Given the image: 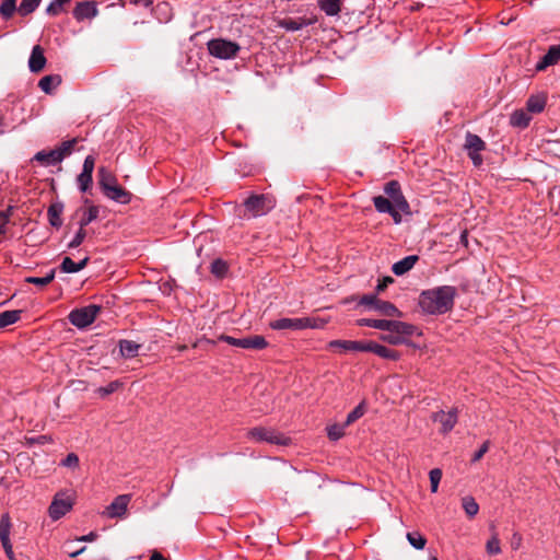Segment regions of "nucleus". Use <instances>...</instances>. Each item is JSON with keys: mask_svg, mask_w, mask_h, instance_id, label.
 Here are the masks:
<instances>
[{"mask_svg": "<svg viewBox=\"0 0 560 560\" xmlns=\"http://www.w3.org/2000/svg\"><path fill=\"white\" fill-rule=\"evenodd\" d=\"M456 288L441 285L424 290L419 295V306L428 315H442L453 308Z\"/></svg>", "mask_w": 560, "mask_h": 560, "instance_id": "nucleus-1", "label": "nucleus"}, {"mask_svg": "<svg viewBox=\"0 0 560 560\" xmlns=\"http://www.w3.org/2000/svg\"><path fill=\"white\" fill-rule=\"evenodd\" d=\"M390 324L399 325L395 327L387 328L386 332L380 336V339L389 345L398 346L407 343V338L412 336L416 327L411 324L399 322V320H390Z\"/></svg>", "mask_w": 560, "mask_h": 560, "instance_id": "nucleus-2", "label": "nucleus"}, {"mask_svg": "<svg viewBox=\"0 0 560 560\" xmlns=\"http://www.w3.org/2000/svg\"><path fill=\"white\" fill-rule=\"evenodd\" d=\"M247 436L256 442H267L276 445H289L291 439L283 433L264 427H256L247 432Z\"/></svg>", "mask_w": 560, "mask_h": 560, "instance_id": "nucleus-3", "label": "nucleus"}, {"mask_svg": "<svg viewBox=\"0 0 560 560\" xmlns=\"http://www.w3.org/2000/svg\"><path fill=\"white\" fill-rule=\"evenodd\" d=\"M245 210L250 217L267 214L275 207V200L270 195H252L244 201Z\"/></svg>", "mask_w": 560, "mask_h": 560, "instance_id": "nucleus-4", "label": "nucleus"}, {"mask_svg": "<svg viewBox=\"0 0 560 560\" xmlns=\"http://www.w3.org/2000/svg\"><path fill=\"white\" fill-rule=\"evenodd\" d=\"M207 46L210 55L219 59H232L241 49L237 43L224 38L211 39Z\"/></svg>", "mask_w": 560, "mask_h": 560, "instance_id": "nucleus-5", "label": "nucleus"}, {"mask_svg": "<svg viewBox=\"0 0 560 560\" xmlns=\"http://www.w3.org/2000/svg\"><path fill=\"white\" fill-rule=\"evenodd\" d=\"M100 311L101 307L98 305L90 304L71 311L68 318L73 326L82 329L90 326L95 320Z\"/></svg>", "mask_w": 560, "mask_h": 560, "instance_id": "nucleus-6", "label": "nucleus"}, {"mask_svg": "<svg viewBox=\"0 0 560 560\" xmlns=\"http://www.w3.org/2000/svg\"><path fill=\"white\" fill-rule=\"evenodd\" d=\"M221 340L226 342L230 346L243 348V349H265L268 346L267 340L259 335L249 336L245 338H234L232 336L222 335L220 337Z\"/></svg>", "mask_w": 560, "mask_h": 560, "instance_id": "nucleus-7", "label": "nucleus"}, {"mask_svg": "<svg viewBox=\"0 0 560 560\" xmlns=\"http://www.w3.org/2000/svg\"><path fill=\"white\" fill-rule=\"evenodd\" d=\"M464 148L467 151V154L470 158L472 164L475 166H480L483 162L480 152L486 149L485 141L479 136L467 132Z\"/></svg>", "mask_w": 560, "mask_h": 560, "instance_id": "nucleus-8", "label": "nucleus"}, {"mask_svg": "<svg viewBox=\"0 0 560 560\" xmlns=\"http://www.w3.org/2000/svg\"><path fill=\"white\" fill-rule=\"evenodd\" d=\"M384 192L388 199L395 202L396 207L404 213L410 214V207L401 192L400 184L397 180H390L384 186Z\"/></svg>", "mask_w": 560, "mask_h": 560, "instance_id": "nucleus-9", "label": "nucleus"}, {"mask_svg": "<svg viewBox=\"0 0 560 560\" xmlns=\"http://www.w3.org/2000/svg\"><path fill=\"white\" fill-rule=\"evenodd\" d=\"M431 419L434 422H439L441 424L440 433L447 434L450 433L458 420V411L457 408H453L450 411L445 412L444 410L436 411L432 413Z\"/></svg>", "mask_w": 560, "mask_h": 560, "instance_id": "nucleus-10", "label": "nucleus"}, {"mask_svg": "<svg viewBox=\"0 0 560 560\" xmlns=\"http://www.w3.org/2000/svg\"><path fill=\"white\" fill-rule=\"evenodd\" d=\"M373 203L377 212L388 213L393 218L395 224H399L401 222L402 212L396 207L393 200L383 196H375L373 198Z\"/></svg>", "mask_w": 560, "mask_h": 560, "instance_id": "nucleus-11", "label": "nucleus"}, {"mask_svg": "<svg viewBox=\"0 0 560 560\" xmlns=\"http://www.w3.org/2000/svg\"><path fill=\"white\" fill-rule=\"evenodd\" d=\"M72 509V501L62 494H57L49 505L48 514L52 521H58Z\"/></svg>", "mask_w": 560, "mask_h": 560, "instance_id": "nucleus-12", "label": "nucleus"}, {"mask_svg": "<svg viewBox=\"0 0 560 560\" xmlns=\"http://www.w3.org/2000/svg\"><path fill=\"white\" fill-rule=\"evenodd\" d=\"M130 494H120L106 508L104 515L109 518H121L126 515L128 504L130 503Z\"/></svg>", "mask_w": 560, "mask_h": 560, "instance_id": "nucleus-13", "label": "nucleus"}, {"mask_svg": "<svg viewBox=\"0 0 560 560\" xmlns=\"http://www.w3.org/2000/svg\"><path fill=\"white\" fill-rule=\"evenodd\" d=\"M11 522L8 514L0 520V540L9 560H16L10 541Z\"/></svg>", "mask_w": 560, "mask_h": 560, "instance_id": "nucleus-14", "label": "nucleus"}, {"mask_svg": "<svg viewBox=\"0 0 560 560\" xmlns=\"http://www.w3.org/2000/svg\"><path fill=\"white\" fill-rule=\"evenodd\" d=\"M560 60V43L557 45H551L547 52L540 58V60L536 63V71L541 72L545 71L548 67L557 65Z\"/></svg>", "mask_w": 560, "mask_h": 560, "instance_id": "nucleus-15", "label": "nucleus"}, {"mask_svg": "<svg viewBox=\"0 0 560 560\" xmlns=\"http://www.w3.org/2000/svg\"><path fill=\"white\" fill-rule=\"evenodd\" d=\"M98 11L94 1L78 2L73 9V16L77 21L91 20L97 15Z\"/></svg>", "mask_w": 560, "mask_h": 560, "instance_id": "nucleus-16", "label": "nucleus"}, {"mask_svg": "<svg viewBox=\"0 0 560 560\" xmlns=\"http://www.w3.org/2000/svg\"><path fill=\"white\" fill-rule=\"evenodd\" d=\"M269 326L273 330H283V329L303 330V317L279 318V319L270 322Z\"/></svg>", "mask_w": 560, "mask_h": 560, "instance_id": "nucleus-17", "label": "nucleus"}, {"mask_svg": "<svg viewBox=\"0 0 560 560\" xmlns=\"http://www.w3.org/2000/svg\"><path fill=\"white\" fill-rule=\"evenodd\" d=\"M45 65L44 49L39 45H35L28 59V68L32 72L37 73L44 69Z\"/></svg>", "mask_w": 560, "mask_h": 560, "instance_id": "nucleus-18", "label": "nucleus"}, {"mask_svg": "<svg viewBox=\"0 0 560 560\" xmlns=\"http://www.w3.org/2000/svg\"><path fill=\"white\" fill-rule=\"evenodd\" d=\"M315 23V19H308V18H287L281 21H279V26L284 28L285 31L294 32L299 31L305 26L312 25Z\"/></svg>", "mask_w": 560, "mask_h": 560, "instance_id": "nucleus-19", "label": "nucleus"}, {"mask_svg": "<svg viewBox=\"0 0 560 560\" xmlns=\"http://www.w3.org/2000/svg\"><path fill=\"white\" fill-rule=\"evenodd\" d=\"M418 260H419V256H417V255L406 256L402 259L396 261L392 266V271L396 276H402V275L407 273L408 271H410L415 267V265Z\"/></svg>", "mask_w": 560, "mask_h": 560, "instance_id": "nucleus-20", "label": "nucleus"}, {"mask_svg": "<svg viewBox=\"0 0 560 560\" xmlns=\"http://www.w3.org/2000/svg\"><path fill=\"white\" fill-rule=\"evenodd\" d=\"M104 195L116 202L119 203H128L131 200V194L120 187L118 184L115 186H112L108 190L104 192Z\"/></svg>", "mask_w": 560, "mask_h": 560, "instance_id": "nucleus-21", "label": "nucleus"}, {"mask_svg": "<svg viewBox=\"0 0 560 560\" xmlns=\"http://www.w3.org/2000/svg\"><path fill=\"white\" fill-rule=\"evenodd\" d=\"M118 346L119 354L124 359H132L137 357L141 348L140 343L127 339L119 340Z\"/></svg>", "mask_w": 560, "mask_h": 560, "instance_id": "nucleus-22", "label": "nucleus"}, {"mask_svg": "<svg viewBox=\"0 0 560 560\" xmlns=\"http://www.w3.org/2000/svg\"><path fill=\"white\" fill-rule=\"evenodd\" d=\"M63 212V203L54 202L48 207L47 215L51 226L59 229L62 225L61 214Z\"/></svg>", "mask_w": 560, "mask_h": 560, "instance_id": "nucleus-23", "label": "nucleus"}, {"mask_svg": "<svg viewBox=\"0 0 560 560\" xmlns=\"http://www.w3.org/2000/svg\"><path fill=\"white\" fill-rule=\"evenodd\" d=\"M34 160L44 165H56L61 162V154L56 150L39 151L34 155Z\"/></svg>", "mask_w": 560, "mask_h": 560, "instance_id": "nucleus-24", "label": "nucleus"}, {"mask_svg": "<svg viewBox=\"0 0 560 560\" xmlns=\"http://www.w3.org/2000/svg\"><path fill=\"white\" fill-rule=\"evenodd\" d=\"M85 205H89L86 209H83L82 217L79 221V226L85 228L92 221L96 220L100 213V208L97 206L91 205L89 199L84 200Z\"/></svg>", "mask_w": 560, "mask_h": 560, "instance_id": "nucleus-25", "label": "nucleus"}, {"mask_svg": "<svg viewBox=\"0 0 560 560\" xmlns=\"http://www.w3.org/2000/svg\"><path fill=\"white\" fill-rule=\"evenodd\" d=\"M98 184L103 192H105L112 186L117 185V179L108 168L102 166L98 168Z\"/></svg>", "mask_w": 560, "mask_h": 560, "instance_id": "nucleus-26", "label": "nucleus"}, {"mask_svg": "<svg viewBox=\"0 0 560 560\" xmlns=\"http://www.w3.org/2000/svg\"><path fill=\"white\" fill-rule=\"evenodd\" d=\"M370 352L375 353L376 355L388 359V360H398L400 358L399 353L390 348H387L385 346H382L376 342L371 341V350Z\"/></svg>", "mask_w": 560, "mask_h": 560, "instance_id": "nucleus-27", "label": "nucleus"}, {"mask_svg": "<svg viewBox=\"0 0 560 560\" xmlns=\"http://www.w3.org/2000/svg\"><path fill=\"white\" fill-rule=\"evenodd\" d=\"M61 83V78L58 74H49L43 77L39 82L38 86L40 90L47 94H50L55 88H57Z\"/></svg>", "mask_w": 560, "mask_h": 560, "instance_id": "nucleus-28", "label": "nucleus"}, {"mask_svg": "<svg viewBox=\"0 0 560 560\" xmlns=\"http://www.w3.org/2000/svg\"><path fill=\"white\" fill-rule=\"evenodd\" d=\"M530 120V115L524 109L515 110L510 117L511 125L517 128H526Z\"/></svg>", "mask_w": 560, "mask_h": 560, "instance_id": "nucleus-29", "label": "nucleus"}, {"mask_svg": "<svg viewBox=\"0 0 560 560\" xmlns=\"http://www.w3.org/2000/svg\"><path fill=\"white\" fill-rule=\"evenodd\" d=\"M358 325L365 326V327H372V328L380 329L383 331H386L387 328H389L390 326L392 327L396 326L394 324H390V320H387V319H372V318H362V319L358 320ZM397 326L400 327L399 325H397Z\"/></svg>", "mask_w": 560, "mask_h": 560, "instance_id": "nucleus-30", "label": "nucleus"}, {"mask_svg": "<svg viewBox=\"0 0 560 560\" xmlns=\"http://www.w3.org/2000/svg\"><path fill=\"white\" fill-rule=\"evenodd\" d=\"M546 97L544 95H532L526 103V109L533 114H539L545 109Z\"/></svg>", "mask_w": 560, "mask_h": 560, "instance_id": "nucleus-31", "label": "nucleus"}, {"mask_svg": "<svg viewBox=\"0 0 560 560\" xmlns=\"http://www.w3.org/2000/svg\"><path fill=\"white\" fill-rule=\"evenodd\" d=\"M375 311L385 316L400 317L401 312L390 302L382 301L378 299L376 302Z\"/></svg>", "mask_w": 560, "mask_h": 560, "instance_id": "nucleus-32", "label": "nucleus"}, {"mask_svg": "<svg viewBox=\"0 0 560 560\" xmlns=\"http://www.w3.org/2000/svg\"><path fill=\"white\" fill-rule=\"evenodd\" d=\"M22 311L12 310L0 313V328H4L9 325L16 323L21 318Z\"/></svg>", "mask_w": 560, "mask_h": 560, "instance_id": "nucleus-33", "label": "nucleus"}, {"mask_svg": "<svg viewBox=\"0 0 560 560\" xmlns=\"http://www.w3.org/2000/svg\"><path fill=\"white\" fill-rule=\"evenodd\" d=\"M318 5L327 15H337L340 11L339 0H318Z\"/></svg>", "mask_w": 560, "mask_h": 560, "instance_id": "nucleus-34", "label": "nucleus"}, {"mask_svg": "<svg viewBox=\"0 0 560 560\" xmlns=\"http://www.w3.org/2000/svg\"><path fill=\"white\" fill-rule=\"evenodd\" d=\"M462 506L465 511V513L469 516V517H474L478 514L479 512V505L478 503L476 502V500L470 497V495H466L462 499Z\"/></svg>", "mask_w": 560, "mask_h": 560, "instance_id": "nucleus-35", "label": "nucleus"}, {"mask_svg": "<svg viewBox=\"0 0 560 560\" xmlns=\"http://www.w3.org/2000/svg\"><path fill=\"white\" fill-rule=\"evenodd\" d=\"M40 1L42 0H22L18 11L23 16L28 15L39 7Z\"/></svg>", "mask_w": 560, "mask_h": 560, "instance_id": "nucleus-36", "label": "nucleus"}, {"mask_svg": "<svg viewBox=\"0 0 560 560\" xmlns=\"http://www.w3.org/2000/svg\"><path fill=\"white\" fill-rule=\"evenodd\" d=\"M16 10V0H3L0 5V14L4 20L10 19Z\"/></svg>", "mask_w": 560, "mask_h": 560, "instance_id": "nucleus-37", "label": "nucleus"}, {"mask_svg": "<svg viewBox=\"0 0 560 560\" xmlns=\"http://www.w3.org/2000/svg\"><path fill=\"white\" fill-rule=\"evenodd\" d=\"M55 279V270H50L45 277H27L25 282L39 287L49 284Z\"/></svg>", "mask_w": 560, "mask_h": 560, "instance_id": "nucleus-38", "label": "nucleus"}, {"mask_svg": "<svg viewBox=\"0 0 560 560\" xmlns=\"http://www.w3.org/2000/svg\"><path fill=\"white\" fill-rule=\"evenodd\" d=\"M407 539L409 544L418 550H422L427 544V539L418 532L408 533Z\"/></svg>", "mask_w": 560, "mask_h": 560, "instance_id": "nucleus-39", "label": "nucleus"}, {"mask_svg": "<svg viewBox=\"0 0 560 560\" xmlns=\"http://www.w3.org/2000/svg\"><path fill=\"white\" fill-rule=\"evenodd\" d=\"M347 425L343 424H331L327 428V435L332 441H338L345 435V429Z\"/></svg>", "mask_w": 560, "mask_h": 560, "instance_id": "nucleus-40", "label": "nucleus"}, {"mask_svg": "<svg viewBox=\"0 0 560 560\" xmlns=\"http://www.w3.org/2000/svg\"><path fill=\"white\" fill-rule=\"evenodd\" d=\"M122 385H124V383L118 380L113 381V382L108 383L106 386L100 387L97 389V394L101 397H106V396L115 393L116 390H118Z\"/></svg>", "mask_w": 560, "mask_h": 560, "instance_id": "nucleus-41", "label": "nucleus"}, {"mask_svg": "<svg viewBox=\"0 0 560 560\" xmlns=\"http://www.w3.org/2000/svg\"><path fill=\"white\" fill-rule=\"evenodd\" d=\"M71 0H52L46 8V13L51 16L58 15L62 9L63 5L70 2Z\"/></svg>", "mask_w": 560, "mask_h": 560, "instance_id": "nucleus-42", "label": "nucleus"}, {"mask_svg": "<svg viewBox=\"0 0 560 560\" xmlns=\"http://www.w3.org/2000/svg\"><path fill=\"white\" fill-rule=\"evenodd\" d=\"M327 324V320L314 317H303V329H322Z\"/></svg>", "mask_w": 560, "mask_h": 560, "instance_id": "nucleus-43", "label": "nucleus"}, {"mask_svg": "<svg viewBox=\"0 0 560 560\" xmlns=\"http://www.w3.org/2000/svg\"><path fill=\"white\" fill-rule=\"evenodd\" d=\"M365 412L364 402L359 404L348 416L345 425H350L358 419H360Z\"/></svg>", "mask_w": 560, "mask_h": 560, "instance_id": "nucleus-44", "label": "nucleus"}, {"mask_svg": "<svg viewBox=\"0 0 560 560\" xmlns=\"http://www.w3.org/2000/svg\"><path fill=\"white\" fill-rule=\"evenodd\" d=\"M431 492H438L440 481L442 479V470L440 468L431 469L429 472Z\"/></svg>", "mask_w": 560, "mask_h": 560, "instance_id": "nucleus-45", "label": "nucleus"}, {"mask_svg": "<svg viewBox=\"0 0 560 560\" xmlns=\"http://www.w3.org/2000/svg\"><path fill=\"white\" fill-rule=\"evenodd\" d=\"M92 182L93 179L91 174L80 173L77 177L79 189L82 192H85L90 189V187L92 186Z\"/></svg>", "mask_w": 560, "mask_h": 560, "instance_id": "nucleus-46", "label": "nucleus"}, {"mask_svg": "<svg viewBox=\"0 0 560 560\" xmlns=\"http://www.w3.org/2000/svg\"><path fill=\"white\" fill-rule=\"evenodd\" d=\"M211 272L217 277H223L228 272V265L222 259H215L211 264Z\"/></svg>", "mask_w": 560, "mask_h": 560, "instance_id": "nucleus-47", "label": "nucleus"}, {"mask_svg": "<svg viewBox=\"0 0 560 560\" xmlns=\"http://www.w3.org/2000/svg\"><path fill=\"white\" fill-rule=\"evenodd\" d=\"M13 209L12 206H9L5 210L0 211V235L5 233V226L10 222Z\"/></svg>", "mask_w": 560, "mask_h": 560, "instance_id": "nucleus-48", "label": "nucleus"}, {"mask_svg": "<svg viewBox=\"0 0 560 560\" xmlns=\"http://www.w3.org/2000/svg\"><path fill=\"white\" fill-rule=\"evenodd\" d=\"M486 549L489 555H499L501 552L500 540L497 535H493L487 541Z\"/></svg>", "mask_w": 560, "mask_h": 560, "instance_id": "nucleus-49", "label": "nucleus"}, {"mask_svg": "<svg viewBox=\"0 0 560 560\" xmlns=\"http://www.w3.org/2000/svg\"><path fill=\"white\" fill-rule=\"evenodd\" d=\"M75 142H77V139L63 141L59 148L55 149L57 152H59L61 154V161L66 156L71 154L73 145L75 144Z\"/></svg>", "mask_w": 560, "mask_h": 560, "instance_id": "nucleus-50", "label": "nucleus"}, {"mask_svg": "<svg viewBox=\"0 0 560 560\" xmlns=\"http://www.w3.org/2000/svg\"><path fill=\"white\" fill-rule=\"evenodd\" d=\"M371 350V341L370 342H361L349 340L348 351H361V352H370Z\"/></svg>", "mask_w": 560, "mask_h": 560, "instance_id": "nucleus-51", "label": "nucleus"}, {"mask_svg": "<svg viewBox=\"0 0 560 560\" xmlns=\"http://www.w3.org/2000/svg\"><path fill=\"white\" fill-rule=\"evenodd\" d=\"M60 269L66 273H74L78 272L77 262L73 261L70 257H65L60 265Z\"/></svg>", "mask_w": 560, "mask_h": 560, "instance_id": "nucleus-52", "label": "nucleus"}, {"mask_svg": "<svg viewBox=\"0 0 560 560\" xmlns=\"http://www.w3.org/2000/svg\"><path fill=\"white\" fill-rule=\"evenodd\" d=\"M85 236H86V232H85L84 228L79 226V231L75 233L74 237L68 244V247L69 248L79 247L83 243Z\"/></svg>", "mask_w": 560, "mask_h": 560, "instance_id": "nucleus-53", "label": "nucleus"}, {"mask_svg": "<svg viewBox=\"0 0 560 560\" xmlns=\"http://www.w3.org/2000/svg\"><path fill=\"white\" fill-rule=\"evenodd\" d=\"M63 467L77 468L79 466V457L74 453H69L66 458L61 462Z\"/></svg>", "mask_w": 560, "mask_h": 560, "instance_id": "nucleus-54", "label": "nucleus"}, {"mask_svg": "<svg viewBox=\"0 0 560 560\" xmlns=\"http://www.w3.org/2000/svg\"><path fill=\"white\" fill-rule=\"evenodd\" d=\"M376 302H378V299L376 298V295L365 294L361 298L359 304L375 310Z\"/></svg>", "mask_w": 560, "mask_h": 560, "instance_id": "nucleus-55", "label": "nucleus"}, {"mask_svg": "<svg viewBox=\"0 0 560 560\" xmlns=\"http://www.w3.org/2000/svg\"><path fill=\"white\" fill-rule=\"evenodd\" d=\"M94 165H95V160H94V158H93L92 155H88V156L84 159L83 167H82V172H81V173H85V174H91V175H93Z\"/></svg>", "mask_w": 560, "mask_h": 560, "instance_id": "nucleus-56", "label": "nucleus"}, {"mask_svg": "<svg viewBox=\"0 0 560 560\" xmlns=\"http://www.w3.org/2000/svg\"><path fill=\"white\" fill-rule=\"evenodd\" d=\"M489 446H490L489 441L483 442L482 445L480 446V448L474 454L471 460L474 463L480 460L482 458V456L488 452Z\"/></svg>", "mask_w": 560, "mask_h": 560, "instance_id": "nucleus-57", "label": "nucleus"}, {"mask_svg": "<svg viewBox=\"0 0 560 560\" xmlns=\"http://www.w3.org/2000/svg\"><path fill=\"white\" fill-rule=\"evenodd\" d=\"M51 439L47 435H38L33 438H26V444L33 445V444H46L50 442Z\"/></svg>", "mask_w": 560, "mask_h": 560, "instance_id": "nucleus-58", "label": "nucleus"}, {"mask_svg": "<svg viewBox=\"0 0 560 560\" xmlns=\"http://www.w3.org/2000/svg\"><path fill=\"white\" fill-rule=\"evenodd\" d=\"M348 345L349 340H331L330 342H328L327 348H338L348 351Z\"/></svg>", "mask_w": 560, "mask_h": 560, "instance_id": "nucleus-59", "label": "nucleus"}, {"mask_svg": "<svg viewBox=\"0 0 560 560\" xmlns=\"http://www.w3.org/2000/svg\"><path fill=\"white\" fill-rule=\"evenodd\" d=\"M394 282V279L392 277H385L383 278L377 287H376V291L377 292H382L383 290H385V288L389 284V283H393Z\"/></svg>", "mask_w": 560, "mask_h": 560, "instance_id": "nucleus-60", "label": "nucleus"}, {"mask_svg": "<svg viewBox=\"0 0 560 560\" xmlns=\"http://www.w3.org/2000/svg\"><path fill=\"white\" fill-rule=\"evenodd\" d=\"M521 542H522V537L518 534H514L513 539H512V548L518 549L521 546Z\"/></svg>", "mask_w": 560, "mask_h": 560, "instance_id": "nucleus-61", "label": "nucleus"}, {"mask_svg": "<svg viewBox=\"0 0 560 560\" xmlns=\"http://www.w3.org/2000/svg\"><path fill=\"white\" fill-rule=\"evenodd\" d=\"M96 534L91 532L89 533L88 535H84L82 537H80L78 540L80 541H93L95 538H96Z\"/></svg>", "mask_w": 560, "mask_h": 560, "instance_id": "nucleus-62", "label": "nucleus"}, {"mask_svg": "<svg viewBox=\"0 0 560 560\" xmlns=\"http://www.w3.org/2000/svg\"><path fill=\"white\" fill-rule=\"evenodd\" d=\"M150 560H166V559L159 551H154L151 555Z\"/></svg>", "mask_w": 560, "mask_h": 560, "instance_id": "nucleus-63", "label": "nucleus"}, {"mask_svg": "<svg viewBox=\"0 0 560 560\" xmlns=\"http://www.w3.org/2000/svg\"><path fill=\"white\" fill-rule=\"evenodd\" d=\"M89 258L85 257L81 261L77 262L78 271L82 270L88 265Z\"/></svg>", "mask_w": 560, "mask_h": 560, "instance_id": "nucleus-64", "label": "nucleus"}]
</instances>
